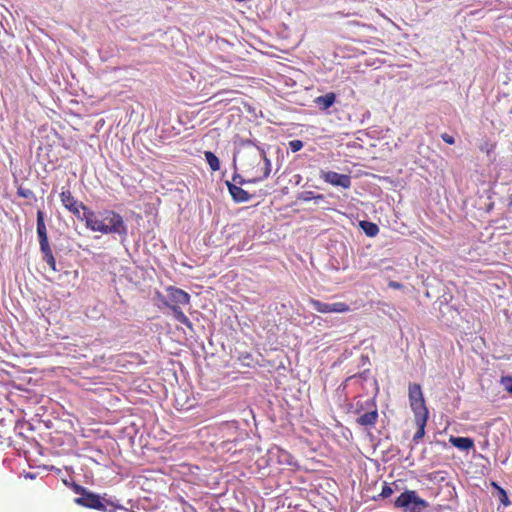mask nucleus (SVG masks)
I'll use <instances>...</instances> for the list:
<instances>
[{"instance_id": "obj_23", "label": "nucleus", "mask_w": 512, "mask_h": 512, "mask_svg": "<svg viewBox=\"0 0 512 512\" xmlns=\"http://www.w3.org/2000/svg\"><path fill=\"white\" fill-rule=\"evenodd\" d=\"M441 138H442V140H443L445 143H447V144H449V145H453V144L455 143V139H454V137H453V136H451V135H449V134H447V133H443V134H441Z\"/></svg>"}, {"instance_id": "obj_24", "label": "nucleus", "mask_w": 512, "mask_h": 512, "mask_svg": "<svg viewBox=\"0 0 512 512\" xmlns=\"http://www.w3.org/2000/svg\"><path fill=\"white\" fill-rule=\"evenodd\" d=\"M73 491L77 494H80V496H83L88 490L78 484H73Z\"/></svg>"}, {"instance_id": "obj_17", "label": "nucleus", "mask_w": 512, "mask_h": 512, "mask_svg": "<svg viewBox=\"0 0 512 512\" xmlns=\"http://www.w3.org/2000/svg\"><path fill=\"white\" fill-rule=\"evenodd\" d=\"M360 226L369 237H375L379 233V227L375 223L362 221L360 222Z\"/></svg>"}, {"instance_id": "obj_14", "label": "nucleus", "mask_w": 512, "mask_h": 512, "mask_svg": "<svg viewBox=\"0 0 512 512\" xmlns=\"http://www.w3.org/2000/svg\"><path fill=\"white\" fill-rule=\"evenodd\" d=\"M449 442L460 450H470L474 447V441L469 437H454L449 438Z\"/></svg>"}, {"instance_id": "obj_13", "label": "nucleus", "mask_w": 512, "mask_h": 512, "mask_svg": "<svg viewBox=\"0 0 512 512\" xmlns=\"http://www.w3.org/2000/svg\"><path fill=\"white\" fill-rule=\"evenodd\" d=\"M336 101V95L333 92H328L325 95L318 96L315 98L314 102L319 107L320 110L329 109Z\"/></svg>"}, {"instance_id": "obj_18", "label": "nucleus", "mask_w": 512, "mask_h": 512, "mask_svg": "<svg viewBox=\"0 0 512 512\" xmlns=\"http://www.w3.org/2000/svg\"><path fill=\"white\" fill-rule=\"evenodd\" d=\"M205 159L212 171H218L220 169V161H219L218 157L213 152L206 151Z\"/></svg>"}, {"instance_id": "obj_5", "label": "nucleus", "mask_w": 512, "mask_h": 512, "mask_svg": "<svg viewBox=\"0 0 512 512\" xmlns=\"http://www.w3.org/2000/svg\"><path fill=\"white\" fill-rule=\"evenodd\" d=\"M59 197L65 209L72 213L78 220L82 221L83 214L89 211L90 208H88L83 202L76 199L72 195L71 191L64 187L62 188Z\"/></svg>"}, {"instance_id": "obj_27", "label": "nucleus", "mask_w": 512, "mask_h": 512, "mask_svg": "<svg viewBox=\"0 0 512 512\" xmlns=\"http://www.w3.org/2000/svg\"><path fill=\"white\" fill-rule=\"evenodd\" d=\"M389 286L392 287V288H395V289H399L401 287V284L398 283V282L392 281V282L389 283Z\"/></svg>"}, {"instance_id": "obj_3", "label": "nucleus", "mask_w": 512, "mask_h": 512, "mask_svg": "<svg viewBox=\"0 0 512 512\" xmlns=\"http://www.w3.org/2000/svg\"><path fill=\"white\" fill-rule=\"evenodd\" d=\"M408 397L411 410L414 413V422L418 428L413 436V441L418 443L419 440H421L425 435V427L429 417V411L425 404V399L420 384H409Z\"/></svg>"}, {"instance_id": "obj_22", "label": "nucleus", "mask_w": 512, "mask_h": 512, "mask_svg": "<svg viewBox=\"0 0 512 512\" xmlns=\"http://www.w3.org/2000/svg\"><path fill=\"white\" fill-rule=\"evenodd\" d=\"M392 494H393V489H392L389 485L385 484V485L382 487V491H381V493H380V496H381L382 498H388V497H390Z\"/></svg>"}, {"instance_id": "obj_8", "label": "nucleus", "mask_w": 512, "mask_h": 512, "mask_svg": "<svg viewBox=\"0 0 512 512\" xmlns=\"http://www.w3.org/2000/svg\"><path fill=\"white\" fill-rule=\"evenodd\" d=\"M320 178L332 186L342 187L344 189L351 187V177L347 174H339L334 171L322 170L320 172Z\"/></svg>"}, {"instance_id": "obj_30", "label": "nucleus", "mask_w": 512, "mask_h": 512, "mask_svg": "<svg viewBox=\"0 0 512 512\" xmlns=\"http://www.w3.org/2000/svg\"><path fill=\"white\" fill-rule=\"evenodd\" d=\"M19 194H20L21 196H24V197L26 196V192H23V193H22V192H19Z\"/></svg>"}, {"instance_id": "obj_19", "label": "nucleus", "mask_w": 512, "mask_h": 512, "mask_svg": "<svg viewBox=\"0 0 512 512\" xmlns=\"http://www.w3.org/2000/svg\"><path fill=\"white\" fill-rule=\"evenodd\" d=\"M480 151L490 155L496 149V143L492 142L488 139L484 140L483 143L479 146Z\"/></svg>"}, {"instance_id": "obj_26", "label": "nucleus", "mask_w": 512, "mask_h": 512, "mask_svg": "<svg viewBox=\"0 0 512 512\" xmlns=\"http://www.w3.org/2000/svg\"><path fill=\"white\" fill-rule=\"evenodd\" d=\"M501 493L503 494L502 502L504 503V505H508L509 502H508L506 492L503 489H501Z\"/></svg>"}, {"instance_id": "obj_21", "label": "nucleus", "mask_w": 512, "mask_h": 512, "mask_svg": "<svg viewBox=\"0 0 512 512\" xmlns=\"http://www.w3.org/2000/svg\"><path fill=\"white\" fill-rule=\"evenodd\" d=\"M288 145L292 152H298L303 148V142L298 139L291 140Z\"/></svg>"}, {"instance_id": "obj_25", "label": "nucleus", "mask_w": 512, "mask_h": 512, "mask_svg": "<svg viewBox=\"0 0 512 512\" xmlns=\"http://www.w3.org/2000/svg\"><path fill=\"white\" fill-rule=\"evenodd\" d=\"M233 182H234V184H236V185H237V184H238V185H243V184H245V183H248V182H247V179H244L241 175H238V174H235V175L233 176Z\"/></svg>"}, {"instance_id": "obj_7", "label": "nucleus", "mask_w": 512, "mask_h": 512, "mask_svg": "<svg viewBox=\"0 0 512 512\" xmlns=\"http://www.w3.org/2000/svg\"><path fill=\"white\" fill-rule=\"evenodd\" d=\"M309 304L319 313H345L350 307L344 302L324 303L317 299L310 298Z\"/></svg>"}, {"instance_id": "obj_15", "label": "nucleus", "mask_w": 512, "mask_h": 512, "mask_svg": "<svg viewBox=\"0 0 512 512\" xmlns=\"http://www.w3.org/2000/svg\"><path fill=\"white\" fill-rule=\"evenodd\" d=\"M37 234L39 237V243L48 241L47 229L44 221V213L41 210H38L37 212Z\"/></svg>"}, {"instance_id": "obj_16", "label": "nucleus", "mask_w": 512, "mask_h": 512, "mask_svg": "<svg viewBox=\"0 0 512 512\" xmlns=\"http://www.w3.org/2000/svg\"><path fill=\"white\" fill-rule=\"evenodd\" d=\"M170 309L173 311L174 317L178 322L187 326L188 328H192L191 321L181 310V307H170Z\"/></svg>"}, {"instance_id": "obj_4", "label": "nucleus", "mask_w": 512, "mask_h": 512, "mask_svg": "<svg viewBox=\"0 0 512 512\" xmlns=\"http://www.w3.org/2000/svg\"><path fill=\"white\" fill-rule=\"evenodd\" d=\"M394 506L409 512H423L429 507V503L419 497L415 490H406L397 497Z\"/></svg>"}, {"instance_id": "obj_12", "label": "nucleus", "mask_w": 512, "mask_h": 512, "mask_svg": "<svg viewBox=\"0 0 512 512\" xmlns=\"http://www.w3.org/2000/svg\"><path fill=\"white\" fill-rule=\"evenodd\" d=\"M40 244V250L43 254V259L45 260V262L49 265V267L53 270V271H56V260H55V257L53 255V252H52V249L49 245V242H41L39 243Z\"/></svg>"}, {"instance_id": "obj_1", "label": "nucleus", "mask_w": 512, "mask_h": 512, "mask_svg": "<svg viewBox=\"0 0 512 512\" xmlns=\"http://www.w3.org/2000/svg\"><path fill=\"white\" fill-rule=\"evenodd\" d=\"M82 222H85L87 229L102 234L126 235L127 228L120 214L112 210L94 212L89 209L83 214Z\"/></svg>"}, {"instance_id": "obj_6", "label": "nucleus", "mask_w": 512, "mask_h": 512, "mask_svg": "<svg viewBox=\"0 0 512 512\" xmlns=\"http://www.w3.org/2000/svg\"><path fill=\"white\" fill-rule=\"evenodd\" d=\"M75 503L91 509L101 510L105 512H114V510H108L101 497L98 494L87 491L83 496L75 498Z\"/></svg>"}, {"instance_id": "obj_11", "label": "nucleus", "mask_w": 512, "mask_h": 512, "mask_svg": "<svg viewBox=\"0 0 512 512\" xmlns=\"http://www.w3.org/2000/svg\"><path fill=\"white\" fill-rule=\"evenodd\" d=\"M377 420H378V411L376 408H374L373 410L360 415L356 419V422L360 426L373 427L377 423Z\"/></svg>"}, {"instance_id": "obj_29", "label": "nucleus", "mask_w": 512, "mask_h": 512, "mask_svg": "<svg viewBox=\"0 0 512 512\" xmlns=\"http://www.w3.org/2000/svg\"><path fill=\"white\" fill-rule=\"evenodd\" d=\"M19 194H20L21 196H24V197L26 196V192H23V193H22V192H19Z\"/></svg>"}, {"instance_id": "obj_28", "label": "nucleus", "mask_w": 512, "mask_h": 512, "mask_svg": "<svg viewBox=\"0 0 512 512\" xmlns=\"http://www.w3.org/2000/svg\"><path fill=\"white\" fill-rule=\"evenodd\" d=\"M315 198L322 199V198H323V195L319 194V195H317Z\"/></svg>"}, {"instance_id": "obj_20", "label": "nucleus", "mask_w": 512, "mask_h": 512, "mask_svg": "<svg viewBox=\"0 0 512 512\" xmlns=\"http://www.w3.org/2000/svg\"><path fill=\"white\" fill-rule=\"evenodd\" d=\"M500 383L503 385L506 391L512 394V376L501 377Z\"/></svg>"}, {"instance_id": "obj_10", "label": "nucleus", "mask_w": 512, "mask_h": 512, "mask_svg": "<svg viewBox=\"0 0 512 512\" xmlns=\"http://www.w3.org/2000/svg\"><path fill=\"white\" fill-rule=\"evenodd\" d=\"M226 186L234 201L241 203L249 200L250 197L248 192L242 189L240 186L230 181H226Z\"/></svg>"}, {"instance_id": "obj_2", "label": "nucleus", "mask_w": 512, "mask_h": 512, "mask_svg": "<svg viewBox=\"0 0 512 512\" xmlns=\"http://www.w3.org/2000/svg\"><path fill=\"white\" fill-rule=\"evenodd\" d=\"M241 166L249 183L263 181L271 173V161L259 146H251L244 152Z\"/></svg>"}, {"instance_id": "obj_9", "label": "nucleus", "mask_w": 512, "mask_h": 512, "mask_svg": "<svg viewBox=\"0 0 512 512\" xmlns=\"http://www.w3.org/2000/svg\"><path fill=\"white\" fill-rule=\"evenodd\" d=\"M168 300L165 302L167 307H181L190 303V295L182 289L170 286L167 289Z\"/></svg>"}]
</instances>
